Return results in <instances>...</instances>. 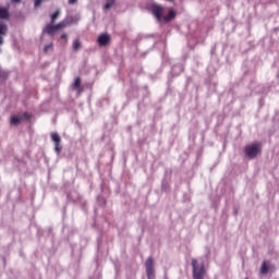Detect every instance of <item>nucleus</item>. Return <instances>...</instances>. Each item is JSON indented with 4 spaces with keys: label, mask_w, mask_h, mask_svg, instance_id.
I'll return each mask as SVG.
<instances>
[{
    "label": "nucleus",
    "mask_w": 279,
    "mask_h": 279,
    "mask_svg": "<svg viewBox=\"0 0 279 279\" xmlns=\"http://www.w3.org/2000/svg\"><path fill=\"white\" fill-rule=\"evenodd\" d=\"M21 121H23V116H12L10 123L11 125H19V123H21Z\"/></svg>",
    "instance_id": "1a4fd4ad"
},
{
    "label": "nucleus",
    "mask_w": 279,
    "mask_h": 279,
    "mask_svg": "<svg viewBox=\"0 0 279 279\" xmlns=\"http://www.w3.org/2000/svg\"><path fill=\"white\" fill-rule=\"evenodd\" d=\"M49 51H53V43H50L44 47V53H48Z\"/></svg>",
    "instance_id": "2eb2a0df"
},
{
    "label": "nucleus",
    "mask_w": 279,
    "mask_h": 279,
    "mask_svg": "<svg viewBox=\"0 0 279 279\" xmlns=\"http://www.w3.org/2000/svg\"><path fill=\"white\" fill-rule=\"evenodd\" d=\"M116 0H107L106 4L104 5V10H110L112 5H114Z\"/></svg>",
    "instance_id": "4468645a"
},
{
    "label": "nucleus",
    "mask_w": 279,
    "mask_h": 279,
    "mask_svg": "<svg viewBox=\"0 0 279 279\" xmlns=\"http://www.w3.org/2000/svg\"><path fill=\"white\" fill-rule=\"evenodd\" d=\"M20 117L23 118V121H24V119H25V121H29V119H32V113L24 112L23 114H20Z\"/></svg>",
    "instance_id": "f3484780"
},
{
    "label": "nucleus",
    "mask_w": 279,
    "mask_h": 279,
    "mask_svg": "<svg viewBox=\"0 0 279 279\" xmlns=\"http://www.w3.org/2000/svg\"><path fill=\"white\" fill-rule=\"evenodd\" d=\"M146 269H154V257H148L145 263Z\"/></svg>",
    "instance_id": "ddd939ff"
},
{
    "label": "nucleus",
    "mask_w": 279,
    "mask_h": 279,
    "mask_svg": "<svg viewBox=\"0 0 279 279\" xmlns=\"http://www.w3.org/2000/svg\"><path fill=\"white\" fill-rule=\"evenodd\" d=\"M45 0H35V8H38V5H41Z\"/></svg>",
    "instance_id": "aec40b11"
},
{
    "label": "nucleus",
    "mask_w": 279,
    "mask_h": 279,
    "mask_svg": "<svg viewBox=\"0 0 279 279\" xmlns=\"http://www.w3.org/2000/svg\"><path fill=\"white\" fill-rule=\"evenodd\" d=\"M147 278L148 279H154L156 278V275L154 274V268L146 269Z\"/></svg>",
    "instance_id": "dca6fc26"
},
{
    "label": "nucleus",
    "mask_w": 279,
    "mask_h": 279,
    "mask_svg": "<svg viewBox=\"0 0 279 279\" xmlns=\"http://www.w3.org/2000/svg\"><path fill=\"white\" fill-rule=\"evenodd\" d=\"M0 19L8 21L10 19V11L7 8L0 7ZM8 35V25L0 22V45H3V37Z\"/></svg>",
    "instance_id": "f03ea898"
},
{
    "label": "nucleus",
    "mask_w": 279,
    "mask_h": 279,
    "mask_svg": "<svg viewBox=\"0 0 279 279\" xmlns=\"http://www.w3.org/2000/svg\"><path fill=\"white\" fill-rule=\"evenodd\" d=\"M13 3H21V0H12Z\"/></svg>",
    "instance_id": "5701e85b"
},
{
    "label": "nucleus",
    "mask_w": 279,
    "mask_h": 279,
    "mask_svg": "<svg viewBox=\"0 0 279 279\" xmlns=\"http://www.w3.org/2000/svg\"><path fill=\"white\" fill-rule=\"evenodd\" d=\"M50 138L54 143V151L60 154V151H62V145H60V143H62V138L60 137V134L51 133Z\"/></svg>",
    "instance_id": "39448f33"
},
{
    "label": "nucleus",
    "mask_w": 279,
    "mask_h": 279,
    "mask_svg": "<svg viewBox=\"0 0 279 279\" xmlns=\"http://www.w3.org/2000/svg\"><path fill=\"white\" fill-rule=\"evenodd\" d=\"M260 151V143H253L244 147V154L246 158H250L251 160H254V158H256Z\"/></svg>",
    "instance_id": "20e7f679"
},
{
    "label": "nucleus",
    "mask_w": 279,
    "mask_h": 279,
    "mask_svg": "<svg viewBox=\"0 0 279 279\" xmlns=\"http://www.w3.org/2000/svg\"><path fill=\"white\" fill-rule=\"evenodd\" d=\"M98 45L100 47H106L107 45H110V35L102 34L98 37Z\"/></svg>",
    "instance_id": "6e6552de"
},
{
    "label": "nucleus",
    "mask_w": 279,
    "mask_h": 279,
    "mask_svg": "<svg viewBox=\"0 0 279 279\" xmlns=\"http://www.w3.org/2000/svg\"><path fill=\"white\" fill-rule=\"evenodd\" d=\"M192 274L194 279H204L206 276V267L204 264H198L197 259H192Z\"/></svg>",
    "instance_id": "7ed1b4c3"
},
{
    "label": "nucleus",
    "mask_w": 279,
    "mask_h": 279,
    "mask_svg": "<svg viewBox=\"0 0 279 279\" xmlns=\"http://www.w3.org/2000/svg\"><path fill=\"white\" fill-rule=\"evenodd\" d=\"M60 38H61V40H65V43H66V40H69V35L62 34V35L60 36Z\"/></svg>",
    "instance_id": "412c9836"
},
{
    "label": "nucleus",
    "mask_w": 279,
    "mask_h": 279,
    "mask_svg": "<svg viewBox=\"0 0 279 279\" xmlns=\"http://www.w3.org/2000/svg\"><path fill=\"white\" fill-rule=\"evenodd\" d=\"M150 12L159 23L161 21L169 23V21H173V19H175V11H173L172 9L169 10L167 15L162 16V14L165 13V7H162L161 4H153L150 8Z\"/></svg>",
    "instance_id": "f257e3e1"
},
{
    "label": "nucleus",
    "mask_w": 279,
    "mask_h": 279,
    "mask_svg": "<svg viewBox=\"0 0 279 279\" xmlns=\"http://www.w3.org/2000/svg\"><path fill=\"white\" fill-rule=\"evenodd\" d=\"M0 80H8V72L0 70Z\"/></svg>",
    "instance_id": "6ab92c4d"
},
{
    "label": "nucleus",
    "mask_w": 279,
    "mask_h": 279,
    "mask_svg": "<svg viewBox=\"0 0 279 279\" xmlns=\"http://www.w3.org/2000/svg\"><path fill=\"white\" fill-rule=\"evenodd\" d=\"M58 32V25H53L51 22L47 24L44 28V34H48V36H54Z\"/></svg>",
    "instance_id": "423d86ee"
},
{
    "label": "nucleus",
    "mask_w": 279,
    "mask_h": 279,
    "mask_svg": "<svg viewBox=\"0 0 279 279\" xmlns=\"http://www.w3.org/2000/svg\"><path fill=\"white\" fill-rule=\"evenodd\" d=\"M82 86V78L76 77L74 81V88H80Z\"/></svg>",
    "instance_id": "a211bd4d"
},
{
    "label": "nucleus",
    "mask_w": 279,
    "mask_h": 279,
    "mask_svg": "<svg viewBox=\"0 0 279 279\" xmlns=\"http://www.w3.org/2000/svg\"><path fill=\"white\" fill-rule=\"evenodd\" d=\"M68 2L70 5H75V3H77V0H69Z\"/></svg>",
    "instance_id": "4be33fe9"
},
{
    "label": "nucleus",
    "mask_w": 279,
    "mask_h": 279,
    "mask_svg": "<svg viewBox=\"0 0 279 279\" xmlns=\"http://www.w3.org/2000/svg\"><path fill=\"white\" fill-rule=\"evenodd\" d=\"M260 274H263V276H267V274H269V264L267 262H263Z\"/></svg>",
    "instance_id": "9d476101"
},
{
    "label": "nucleus",
    "mask_w": 279,
    "mask_h": 279,
    "mask_svg": "<svg viewBox=\"0 0 279 279\" xmlns=\"http://www.w3.org/2000/svg\"><path fill=\"white\" fill-rule=\"evenodd\" d=\"M58 16H60V9L50 15V23L54 24L58 21Z\"/></svg>",
    "instance_id": "f8f14e48"
},
{
    "label": "nucleus",
    "mask_w": 279,
    "mask_h": 279,
    "mask_svg": "<svg viewBox=\"0 0 279 279\" xmlns=\"http://www.w3.org/2000/svg\"><path fill=\"white\" fill-rule=\"evenodd\" d=\"M73 25V17H66L57 24L58 29H64V27H71Z\"/></svg>",
    "instance_id": "0eeeda50"
},
{
    "label": "nucleus",
    "mask_w": 279,
    "mask_h": 279,
    "mask_svg": "<svg viewBox=\"0 0 279 279\" xmlns=\"http://www.w3.org/2000/svg\"><path fill=\"white\" fill-rule=\"evenodd\" d=\"M73 51H77L78 49H82V41L80 39H74L72 44Z\"/></svg>",
    "instance_id": "9b49d317"
}]
</instances>
